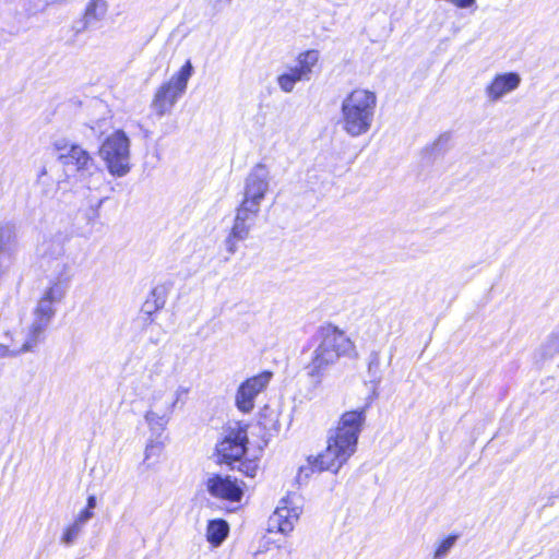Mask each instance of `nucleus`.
<instances>
[{
    "mask_svg": "<svg viewBox=\"0 0 559 559\" xmlns=\"http://www.w3.org/2000/svg\"><path fill=\"white\" fill-rule=\"evenodd\" d=\"M93 516V511L85 508L83 511L79 513L74 521L84 526Z\"/></svg>",
    "mask_w": 559,
    "mask_h": 559,
    "instance_id": "c85d7f7f",
    "label": "nucleus"
},
{
    "mask_svg": "<svg viewBox=\"0 0 559 559\" xmlns=\"http://www.w3.org/2000/svg\"><path fill=\"white\" fill-rule=\"evenodd\" d=\"M96 507V497L95 496H90L87 498V506H86V509H90L93 511V509Z\"/></svg>",
    "mask_w": 559,
    "mask_h": 559,
    "instance_id": "473e14b6",
    "label": "nucleus"
},
{
    "mask_svg": "<svg viewBox=\"0 0 559 559\" xmlns=\"http://www.w3.org/2000/svg\"><path fill=\"white\" fill-rule=\"evenodd\" d=\"M144 307H146V308H147V310H145V311H146L148 314H151V313H152V309H151V307H150V302H148V301H146V302H145Z\"/></svg>",
    "mask_w": 559,
    "mask_h": 559,
    "instance_id": "72a5a7b5",
    "label": "nucleus"
},
{
    "mask_svg": "<svg viewBox=\"0 0 559 559\" xmlns=\"http://www.w3.org/2000/svg\"><path fill=\"white\" fill-rule=\"evenodd\" d=\"M271 175L269 168L264 164L255 165L248 174L245 181L243 200L248 204L258 205L264 200L270 188Z\"/></svg>",
    "mask_w": 559,
    "mask_h": 559,
    "instance_id": "1a4fd4ad",
    "label": "nucleus"
},
{
    "mask_svg": "<svg viewBox=\"0 0 559 559\" xmlns=\"http://www.w3.org/2000/svg\"><path fill=\"white\" fill-rule=\"evenodd\" d=\"M14 242V228L10 224L0 225V253L9 250Z\"/></svg>",
    "mask_w": 559,
    "mask_h": 559,
    "instance_id": "5701e85b",
    "label": "nucleus"
},
{
    "mask_svg": "<svg viewBox=\"0 0 559 559\" xmlns=\"http://www.w3.org/2000/svg\"><path fill=\"white\" fill-rule=\"evenodd\" d=\"M19 355H21L19 348H10L4 344H0V359L8 357H16Z\"/></svg>",
    "mask_w": 559,
    "mask_h": 559,
    "instance_id": "cd10ccee",
    "label": "nucleus"
},
{
    "mask_svg": "<svg viewBox=\"0 0 559 559\" xmlns=\"http://www.w3.org/2000/svg\"><path fill=\"white\" fill-rule=\"evenodd\" d=\"M378 98L373 91L357 87L344 96L338 123L350 138L367 134L374 121Z\"/></svg>",
    "mask_w": 559,
    "mask_h": 559,
    "instance_id": "7ed1b4c3",
    "label": "nucleus"
},
{
    "mask_svg": "<svg viewBox=\"0 0 559 559\" xmlns=\"http://www.w3.org/2000/svg\"><path fill=\"white\" fill-rule=\"evenodd\" d=\"M521 82V75L516 72L496 73L484 88L485 97L487 102L496 104L516 91Z\"/></svg>",
    "mask_w": 559,
    "mask_h": 559,
    "instance_id": "9b49d317",
    "label": "nucleus"
},
{
    "mask_svg": "<svg viewBox=\"0 0 559 559\" xmlns=\"http://www.w3.org/2000/svg\"><path fill=\"white\" fill-rule=\"evenodd\" d=\"M319 61L318 50H308L298 56L296 64L289 67L287 72L277 76V84L285 93L293 92L295 84L300 81H309L313 67Z\"/></svg>",
    "mask_w": 559,
    "mask_h": 559,
    "instance_id": "0eeeda50",
    "label": "nucleus"
},
{
    "mask_svg": "<svg viewBox=\"0 0 559 559\" xmlns=\"http://www.w3.org/2000/svg\"><path fill=\"white\" fill-rule=\"evenodd\" d=\"M457 539L456 535L448 536L447 538L439 542L436 546L435 552L432 555L433 559H444L452 547L455 545Z\"/></svg>",
    "mask_w": 559,
    "mask_h": 559,
    "instance_id": "b1692460",
    "label": "nucleus"
},
{
    "mask_svg": "<svg viewBox=\"0 0 559 559\" xmlns=\"http://www.w3.org/2000/svg\"><path fill=\"white\" fill-rule=\"evenodd\" d=\"M251 225L235 218L230 234L226 239L227 251L234 254L237 251V241L248 238Z\"/></svg>",
    "mask_w": 559,
    "mask_h": 559,
    "instance_id": "a211bd4d",
    "label": "nucleus"
},
{
    "mask_svg": "<svg viewBox=\"0 0 559 559\" xmlns=\"http://www.w3.org/2000/svg\"><path fill=\"white\" fill-rule=\"evenodd\" d=\"M164 396L162 390H155L150 397V408L144 415V419L147 423L151 430L163 431L169 423L173 412L160 403Z\"/></svg>",
    "mask_w": 559,
    "mask_h": 559,
    "instance_id": "2eb2a0df",
    "label": "nucleus"
},
{
    "mask_svg": "<svg viewBox=\"0 0 559 559\" xmlns=\"http://www.w3.org/2000/svg\"><path fill=\"white\" fill-rule=\"evenodd\" d=\"M300 509L290 507L288 498L281 500L280 506L269 519V531L280 532L284 535L289 534L299 519Z\"/></svg>",
    "mask_w": 559,
    "mask_h": 559,
    "instance_id": "4468645a",
    "label": "nucleus"
},
{
    "mask_svg": "<svg viewBox=\"0 0 559 559\" xmlns=\"http://www.w3.org/2000/svg\"><path fill=\"white\" fill-rule=\"evenodd\" d=\"M108 11L106 0H91L84 13V26L90 27L105 19Z\"/></svg>",
    "mask_w": 559,
    "mask_h": 559,
    "instance_id": "f3484780",
    "label": "nucleus"
},
{
    "mask_svg": "<svg viewBox=\"0 0 559 559\" xmlns=\"http://www.w3.org/2000/svg\"><path fill=\"white\" fill-rule=\"evenodd\" d=\"M83 527L84 526H82L81 524H79L74 521L71 525H69L64 530L62 537H61V543H63L67 546L74 544V542L78 539V537L82 533Z\"/></svg>",
    "mask_w": 559,
    "mask_h": 559,
    "instance_id": "393cba45",
    "label": "nucleus"
},
{
    "mask_svg": "<svg viewBox=\"0 0 559 559\" xmlns=\"http://www.w3.org/2000/svg\"><path fill=\"white\" fill-rule=\"evenodd\" d=\"M238 469L249 477H254L258 471V464L254 461L240 462Z\"/></svg>",
    "mask_w": 559,
    "mask_h": 559,
    "instance_id": "bb28decb",
    "label": "nucleus"
},
{
    "mask_svg": "<svg viewBox=\"0 0 559 559\" xmlns=\"http://www.w3.org/2000/svg\"><path fill=\"white\" fill-rule=\"evenodd\" d=\"M228 534V525L224 520L211 521L207 525L206 537L213 546H218Z\"/></svg>",
    "mask_w": 559,
    "mask_h": 559,
    "instance_id": "6ab92c4d",
    "label": "nucleus"
},
{
    "mask_svg": "<svg viewBox=\"0 0 559 559\" xmlns=\"http://www.w3.org/2000/svg\"><path fill=\"white\" fill-rule=\"evenodd\" d=\"M62 164L67 167H73L81 178L102 175V169L97 166L90 152L81 145L71 144L67 153L59 156Z\"/></svg>",
    "mask_w": 559,
    "mask_h": 559,
    "instance_id": "9d476101",
    "label": "nucleus"
},
{
    "mask_svg": "<svg viewBox=\"0 0 559 559\" xmlns=\"http://www.w3.org/2000/svg\"><path fill=\"white\" fill-rule=\"evenodd\" d=\"M273 373L263 371L243 381L236 393L235 403L242 413H250L254 408L257 396L269 385Z\"/></svg>",
    "mask_w": 559,
    "mask_h": 559,
    "instance_id": "6e6552de",
    "label": "nucleus"
},
{
    "mask_svg": "<svg viewBox=\"0 0 559 559\" xmlns=\"http://www.w3.org/2000/svg\"><path fill=\"white\" fill-rule=\"evenodd\" d=\"M319 344L312 353L311 360L305 367L308 378L319 385L330 367L342 356H352L356 346L344 331L333 324H326L318 331Z\"/></svg>",
    "mask_w": 559,
    "mask_h": 559,
    "instance_id": "f03ea898",
    "label": "nucleus"
},
{
    "mask_svg": "<svg viewBox=\"0 0 559 559\" xmlns=\"http://www.w3.org/2000/svg\"><path fill=\"white\" fill-rule=\"evenodd\" d=\"M259 211H260V207L258 205H254V204L250 205L247 203L246 200H242L241 204L237 209L235 218L242 221L252 226Z\"/></svg>",
    "mask_w": 559,
    "mask_h": 559,
    "instance_id": "4be33fe9",
    "label": "nucleus"
},
{
    "mask_svg": "<svg viewBox=\"0 0 559 559\" xmlns=\"http://www.w3.org/2000/svg\"><path fill=\"white\" fill-rule=\"evenodd\" d=\"M365 421V408L344 413L337 426L329 431L325 450L308 460L311 469L336 473L356 452L358 437Z\"/></svg>",
    "mask_w": 559,
    "mask_h": 559,
    "instance_id": "f257e3e1",
    "label": "nucleus"
},
{
    "mask_svg": "<svg viewBox=\"0 0 559 559\" xmlns=\"http://www.w3.org/2000/svg\"><path fill=\"white\" fill-rule=\"evenodd\" d=\"M99 155L110 175L115 177H123L131 169L130 139L121 130L114 132L103 142Z\"/></svg>",
    "mask_w": 559,
    "mask_h": 559,
    "instance_id": "39448f33",
    "label": "nucleus"
},
{
    "mask_svg": "<svg viewBox=\"0 0 559 559\" xmlns=\"http://www.w3.org/2000/svg\"><path fill=\"white\" fill-rule=\"evenodd\" d=\"M368 373L377 382L380 381V353L371 352L368 358Z\"/></svg>",
    "mask_w": 559,
    "mask_h": 559,
    "instance_id": "a878e982",
    "label": "nucleus"
},
{
    "mask_svg": "<svg viewBox=\"0 0 559 559\" xmlns=\"http://www.w3.org/2000/svg\"><path fill=\"white\" fill-rule=\"evenodd\" d=\"M44 246H47V247H48V246H55L56 248H55L53 253H55L56 255H61V254L63 253V248H62L61 243H59V242H56V243H55V242H52V241H49V242H46Z\"/></svg>",
    "mask_w": 559,
    "mask_h": 559,
    "instance_id": "2f4dec72",
    "label": "nucleus"
},
{
    "mask_svg": "<svg viewBox=\"0 0 559 559\" xmlns=\"http://www.w3.org/2000/svg\"><path fill=\"white\" fill-rule=\"evenodd\" d=\"M152 295L154 297H156V299L154 301V304H155L154 310L162 308L165 304V300L163 297H160L159 289L158 288L153 289Z\"/></svg>",
    "mask_w": 559,
    "mask_h": 559,
    "instance_id": "c756f323",
    "label": "nucleus"
},
{
    "mask_svg": "<svg viewBox=\"0 0 559 559\" xmlns=\"http://www.w3.org/2000/svg\"><path fill=\"white\" fill-rule=\"evenodd\" d=\"M190 390V386L179 384L173 392L170 399L165 401L163 404L168 408V411H171L173 413L176 408H182L188 401Z\"/></svg>",
    "mask_w": 559,
    "mask_h": 559,
    "instance_id": "aec40b11",
    "label": "nucleus"
},
{
    "mask_svg": "<svg viewBox=\"0 0 559 559\" xmlns=\"http://www.w3.org/2000/svg\"><path fill=\"white\" fill-rule=\"evenodd\" d=\"M56 147H57L58 150H64V148H66V146H61V145H59L58 143L56 144Z\"/></svg>",
    "mask_w": 559,
    "mask_h": 559,
    "instance_id": "f704fd0d",
    "label": "nucleus"
},
{
    "mask_svg": "<svg viewBox=\"0 0 559 559\" xmlns=\"http://www.w3.org/2000/svg\"><path fill=\"white\" fill-rule=\"evenodd\" d=\"M192 74L193 66L190 60H187L178 72L156 90L151 107L158 117L173 110L178 99L185 94Z\"/></svg>",
    "mask_w": 559,
    "mask_h": 559,
    "instance_id": "20e7f679",
    "label": "nucleus"
},
{
    "mask_svg": "<svg viewBox=\"0 0 559 559\" xmlns=\"http://www.w3.org/2000/svg\"><path fill=\"white\" fill-rule=\"evenodd\" d=\"M160 448L157 444H147L145 449V457L148 459L152 454L159 452Z\"/></svg>",
    "mask_w": 559,
    "mask_h": 559,
    "instance_id": "7c9ffc66",
    "label": "nucleus"
},
{
    "mask_svg": "<svg viewBox=\"0 0 559 559\" xmlns=\"http://www.w3.org/2000/svg\"><path fill=\"white\" fill-rule=\"evenodd\" d=\"M49 325L32 319L29 325L24 330V343L19 348L21 354L34 352L45 338V332Z\"/></svg>",
    "mask_w": 559,
    "mask_h": 559,
    "instance_id": "dca6fc26",
    "label": "nucleus"
},
{
    "mask_svg": "<svg viewBox=\"0 0 559 559\" xmlns=\"http://www.w3.org/2000/svg\"><path fill=\"white\" fill-rule=\"evenodd\" d=\"M206 490L211 496L217 499H224L231 502H238L242 498V489L237 479L230 476L211 474L206 479Z\"/></svg>",
    "mask_w": 559,
    "mask_h": 559,
    "instance_id": "ddd939ff",
    "label": "nucleus"
},
{
    "mask_svg": "<svg viewBox=\"0 0 559 559\" xmlns=\"http://www.w3.org/2000/svg\"><path fill=\"white\" fill-rule=\"evenodd\" d=\"M64 295L66 287L60 282L53 283L37 302L33 311V320L49 325L56 314L53 305L61 301Z\"/></svg>",
    "mask_w": 559,
    "mask_h": 559,
    "instance_id": "f8f14e48",
    "label": "nucleus"
},
{
    "mask_svg": "<svg viewBox=\"0 0 559 559\" xmlns=\"http://www.w3.org/2000/svg\"><path fill=\"white\" fill-rule=\"evenodd\" d=\"M248 435L245 427L236 424L229 427L223 440L217 443L216 452L221 463L233 465L240 462L247 451Z\"/></svg>",
    "mask_w": 559,
    "mask_h": 559,
    "instance_id": "423d86ee",
    "label": "nucleus"
},
{
    "mask_svg": "<svg viewBox=\"0 0 559 559\" xmlns=\"http://www.w3.org/2000/svg\"><path fill=\"white\" fill-rule=\"evenodd\" d=\"M259 424L270 435L278 432L280 420L277 412L270 407H264L260 413Z\"/></svg>",
    "mask_w": 559,
    "mask_h": 559,
    "instance_id": "412c9836",
    "label": "nucleus"
}]
</instances>
